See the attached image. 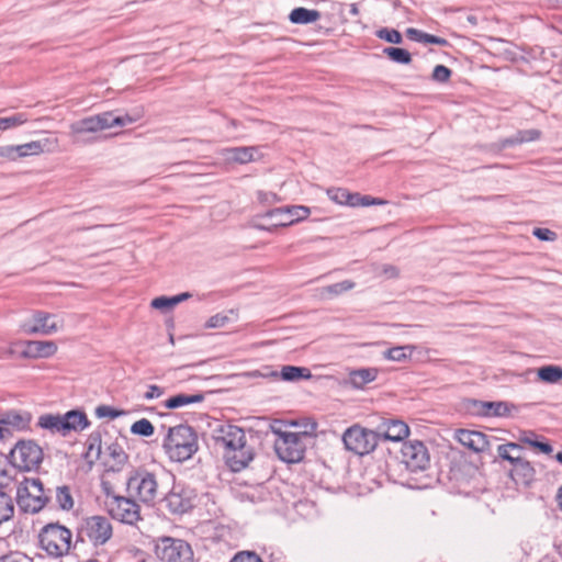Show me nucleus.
<instances>
[{"label":"nucleus","instance_id":"1","mask_svg":"<svg viewBox=\"0 0 562 562\" xmlns=\"http://www.w3.org/2000/svg\"><path fill=\"white\" fill-rule=\"evenodd\" d=\"M213 439L216 446L224 449V456L229 468L238 472L245 469L254 459L252 450L247 446L246 434L243 428L222 424L214 429Z\"/></svg>","mask_w":562,"mask_h":562},{"label":"nucleus","instance_id":"2","mask_svg":"<svg viewBox=\"0 0 562 562\" xmlns=\"http://www.w3.org/2000/svg\"><path fill=\"white\" fill-rule=\"evenodd\" d=\"M162 447L171 461L184 462L199 450L198 435L189 425L170 427Z\"/></svg>","mask_w":562,"mask_h":562},{"label":"nucleus","instance_id":"3","mask_svg":"<svg viewBox=\"0 0 562 562\" xmlns=\"http://www.w3.org/2000/svg\"><path fill=\"white\" fill-rule=\"evenodd\" d=\"M52 493L40 479L24 477L16 487V503L22 512L36 514L50 501Z\"/></svg>","mask_w":562,"mask_h":562},{"label":"nucleus","instance_id":"4","mask_svg":"<svg viewBox=\"0 0 562 562\" xmlns=\"http://www.w3.org/2000/svg\"><path fill=\"white\" fill-rule=\"evenodd\" d=\"M130 496L153 506L159 495V484L155 473L145 469L133 470L126 481Z\"/></svg>","mask_w":562,"mask_h":562},{"label":"nucleus","instance_id":"5","mask_svg":"<svg viewBox=\"0 0 562 562\" xmlns=\"http://www.w3.org/2000/svg\"><path fill=\"white\" fill-rule=\"evenodd\" d=\"M38 538L41 548L54 558L68 554L72 543L71 531L58 522H50L44 526Z\"/></svg>","mask_w":562,"mask_h":562},{"label":"nucleus","instance_id":"6","mask_svg":"<svg viewBox=\"0 0 562 562\" xmlns=\"http://www.w3.org/2000/svg\"><path fill=\"white\" fill-rule=\"evenodd\" d=\"M272 431L277 435L274 451L280 460L288 463H295L304 458L306 449L304 439L307 438V432L282 431L274 428Z\"/></svg>","mask_w":562,"mask_h":562},{"label":"nucleus","instance_id":"7","mask_svg":"<svg viewBox=\"0 0 562 562\" xmlns=\"http://www.w3.org/2000/svg\"><path fill=\"white\" fill-rule=\"evenodd\" d=\"M134 121L130 115L114 116L111 112H104L72 122L69 128L71 135L78 137L85 133H97L113 126H125Z\"/></svg>","mask_w":562,"mask_h":562},{"label":"nucleus","instance_id":"8","mask_svg":"<svg viewBox=\"0 0 562 562\" xmlns=\"http://www.w3.org/2000/svg\"><path fill=\"white\" fill-rule=\"evenodd\" d=\"M43 450L33 440H20L10 450L9 462L20 471L36 470L43 461Z\"/></svg>","mask_w":562,"mask_h":562},{"label":"nucleus","instance_id":"9","mask_svg":"<svg viewBox=\"0 0 562 562\" xmlns=\"http://www.w3.org/2000/svg\"><path fill=\"white\" fill-rule=\"evenodd\" d=\"M112 533V525L106 517L91 516L79 526L77 539L80 542L89 541L93 546H102L111 539Z\"/></svg>","mask_w":562,"mask_h":562},{"label":"nucleus","instance_id":"10","mask_svg":"<svg viewBox=\"0 0 562 562\" xmlns=\"http://www.w3.org/2000/svg\"><path fill=\"white\" fill-rule=\"evenodd\" d=\"M105 506L111 517L121 522L134 525L140 519L139 505L132 496L108 494Z\"/></svg>","mask_w":562,"mask_h":562},{"label":"nucleus","instance_id":"11","mask_svg":"<svg viewBox=\"0 0 562 562\" xmlns=\"http://www.w3.org/2000/svg\"><path fill=\"white\" fill-rule=\"evenodd\" d=\"M342 441L347 450L363 456L374 450L378 435L373 430L355 425L344 432Z\"/></svg>","mask_w":562,"mask_h":562},{"label":"nucleus","instance_id":"12","mask_svg":"<svg viewBox=\"0 0 562 562\" xmlns=\"http://www.w3.org/2000/svg\"><path fill=\"white\" fill-rule=\"evenodd\" d=\"M157 557L166 562H192L193 551L181 539L162 538L156 546Z\"/></svg>","mask_w":562,"mask_h":562},{"label":"nucleus","instance_id":"13","mask_svg":"<svg viewBox=\"0 0 562 562\" xmlns=\"http://www.w3.org/2000/svg\"><path fill=\"white\" fill-rule=\"evenodd\" d=\"M195 497L196 493L193 488L178 483L164 497V502L170 513L183 514L193 507Z\"/></svg>","mask_w":562,"mask_h":562},{"label":"nucleus","instance_id":"14","mask_svg":"<svg viewBox=\"0 0 562 562\" xmlns=\"http://www.w3.org/2000/svg\"><path fill=\"white\" fill-rule=\"evenodd\" d=\"M64 327V319L43 311H36L31 319L24 325L29 334L53 335Z\"/></svg>","mask_w":562,"mask_h":562},{"label":"nucleus","instance_id":"15","mask_svg":"<svg viewBox=\"0 0 562 562\" xmlns=\"http://www.w3.org/2000/svg\"><path fill=\"white\" fill-rule=\"evenodd\" d=\"M402 459L412 472L423 471L429 464L426 446L418 440L405 442L402 447Z\"/></svg>","mask_w":562,"mask_h":562},{"label":"nucleus","instance_id":"16","mask_svg":"<svg viewBox=\"0 0 562 562\" xmlns=\"http://www.w3.org/2000/svg\"><path fill=\"white\" fill-rule=\"evenodd\" d=\"M310 213L311 211L307 206L293 205L270 210L262 217L273 218V227H285L306 218Z\"/></svg>","mask_w":562,"mask_h":562},{"label":"nucleus","instance_id":"17","mask_svg":"<svg viewBox=\"0 0 562 562\" xmlns=\"http://www.w3.org/2000/svg\"><path fill=\"white\" fill-rule=\"evenodd\" d=\"M48 144V139L43 140H33L30 143H25L22 145H10L2 147V157L8 158L10 160H15L18 158H23L27 156L40 155L45 150V147Z\"/></svg>","mask_w":562,"mask_h":562},{"label":"nucleus","instance_id":"18","mask_svg":"<svg viewBox=\"0 0 562 562\" xmlns=\"http://www.w3.org/2000/svg\"><path fill=\"white\" fill-rule=\"evenodd\" d=\"M375 434L378 435V440L383 438L384 440L401 441L408 436L409 428L402 420L387 419L378 426Z\"/></svg>","mask_w":562,"mask_h":562},{"label":"nucleus","instance_id":"19","mask_svg":"<svg viewBox=\"0 0 562 562\" xmlns=\"http://www.w3.org/2000/svg\"><path fill=\"white\" fill-rule=\"evenodd\" d=\"M454 438L462 446L474 452H483L490 446L486 435L476 430L458 429L456 430Z\"/></svg>","mask_w":562,"mask_h":562},{"label":"nucleus","instance_id":"20","mask_svg":"<svg viewBox=\"0 0 562 562\" xmlns=\"http://www.w3.org/2000/svg\"><path fill=\"white\" fill-rule=\"evenodd\" d=\"M16 347L20 348L19 352L24 358H48L57 351V346L54 341L33 340Z\"/></svg>","mask_w":562,"mask_h":562},{"label":"nucleus","instance_id":"21","mask_svg":"<svg viewBox=\"0 0 562 562\" xmlns=\"http://www.w3.org/2000/svg\"><path fill=\"white\" fill-rule=\"evenodd\" d=\"M32 416L27 412L7 411L2 413V439L10 429L22 431L29 428Z\"/></svg>","mask_w":562,"mask_h":562},{"label":"nucleus","instance_id":"22","mask_svg":"<svg viewBox=\"0 0 562 562\" xmlns=\"http://www.w3.org/2000/svg\"><path fill=\"white\" fill-rule=\"evenodd\" d=\"M66 435L70 431H81L90 426L87 415L77 409H72L61 415Z\"/></svg>","mask_w":562,"mask_h":562},{"label":"nucleus","instance_id":"23","mask_svg":"<svg viewBox=\"0 0 562 562\" xmlns=\"http://www.w3.org/2000/svg\"><path fill=\"white\" fill-rule=\"evenodd\" d=\"M378 376L375 368H361L349 373L346 384L355 389H362L368 383L374 381Z\"/></svg>","mask_w":562,"mask_h":562},{"label":"nucleus","instance_id":"24","mask_svg":"<svg viewBox=\"0 0 562 562\" xmlns=\"http://www.w3.org/2000/svg\"><path fill=\"white\" fill-rule=\"evenodd\" d=\"M512 465L510 476L514 480L520 481L524 484H528L533 480L535 469L529 461L519 457Z\"/></svg>","mask_w":562,"mask_h":562},{"label":"nucleus","instance_id":"25","mask_svg":"<svg viewBox=\"0 0 562 562\" xmlns=\"http://www.w3.org/2000/svg\"><path fill=\"white\" fill-rule=\"evenodd\" d=\"M268 375L281 378L283 381H299L302 379H310L312 376L311 371L307 368L295 366H283L280 372L271 371Z\"/></svg>","mask_w":562,"mask_h":562},{"label":"nucleus","instance_id":"26","mask_svg":"<svg viewBox=\"0 0 562 562\" xmlns=\"http://www.w3.org/2000/svg\"><path fill=\"white\" fill-rule=\"evenodd\" d=\"M474 405L477 407V413L483 416L503 417L509 414V407L506 402L476 401Z\"/></svg>","mask_w":562,"mask_h":562},{"label":"nucleus","instance_id":"27","mask_svg":"<svg viewBox=\"0 0 562 562\" xmlns=\"http://www.w3.org/2000/svg\"><path fill=\"white\" fill-rule=\"evenodd\" d=\"M355 288V283L350 280H345L335 284H330L316 290V296L322 301L331 300L344 292Z\"/></svg>","mask_w":562,"mask_h":562},{"label":"nucleus","instance_id":"28","mask_svg":"<svg viewBox=\"0 0 562 562\" xmlns=\"http://www.w3.org/2000/svg\"><path fill=\"white\" fill-rule=\"evenodd\" d=\"M37 426L50 431L52 434L66 435L63 416L59 414H43L38 417Z\"/></svg>","mask_w":562,"mask_h":562},{"label":"nucleus","instance_id":"29","mask_svg":"<svg viewBox=\"0 0 562 562\" xmlns=\"http://www.w3.org/2000/svg\"><path fill=\"white\" fill-rule=\"evenodd\" d=\"M256 147H233L225 149V157L227 160H232L239 164H247L255 159L257 153Z\"/></svg>","mask_w":562,"mask_h":562},{"label":"nucleus","instance_id":"30","mask_svg":"<svg viewBox=\"0 0 562 562\" xmlns=\"http://www.w3.org/2000/svg\"><path fill=\"white\" fill-rule=\"evenodd\" d=\"M204 400V395L202 393L196 394H184L179 393L177 395L171 396L165 402V407L169 409H176L186 405L201 403Z\"/></svg>","mask_w":562,"mask_h":562},{"label":"nucleus","instance_id":"31","mask_svg":"<svg viewBox=\"0 0 562 562\" xmlns=\"http://www.w3.org/2000/svg\"><path fill=\"white\" fill-rule=\"evenodd\" d=\"M321 18V12L303 7L295 8L291 11L289 20L293 24H310L316 22Z\"/></svg>","mask_w":562,"mask_h":562},{"label":"nucleus","instance_id":"32","mask_svg":"<svg viewBox=\"0 0 562 562\" xmlns=\"http://www.w3.org/2000/svg\"><path fill=\"white\" fill-rule=\"evenodd\" d=\"M87 451L85 454L88 463L93 464L97 460H99L102 450V440L101 434L99 431H93L89 435L87 439Z\"/></svg>","mask_w":562,"mask_h":562},{"label":"nucleus","instance_id":"33","mask_svg":"<svg viewBox=\"0 0 562 562\" xmlns=\"http://www.w3.org/2000/svg\"><path fill=\"white\" fill-rule=\"evenodd\" d=\"M191 296L192 294L189 292H183L175 296H158L151 301L150 306L153 308L161 311L170 310L175 307L177 304L190 299Z\"/></svg>","mask_w":562,"mask_h":562},{"label":"nucleus","instance_id":"34","mask_svg":"<svg viewBox=\"0 0 562 562\" xmlns=\"http://www.w3.org/2000/svg\"><path fill=\"white\" fill-rule=\"evenodd\" d=\"M538 130L518 131L515 135L502 140V147L507 148L517 144L537 140L540 137Z\"/></svg>","mask_w":562,"mask_h":562},{"label":"nucleus","instance_id":"35","mask_svg":"<svg viewBox=\"0 0 562 562\" xmlns=\"http://www.w3.org/2000/svg\"><path fill=\"white\" fill-rule=\"evenodd\" d=\"M538 378L546 383H558L562 380V368L559 366H543L538 369Z\"/></svg>","mask_w":562,"mask_h":562},{"label":"nucleus","instance_id":"36","mask_svg":"<svg viewBox=\"0 0 562 562\" xmlns=\"http://www.w3.org/2000/svg\"><path fill=\"white\" fill-rule=\"evenodd\" d=\"M413 349L414 348L408 345L397 346V347H393V348L385 350L383 352V356L387 360L402 362L411 357Z\"/></svg>","mask_w":562,"mask_h":562},{"label":"nucleus","instance_id":"37","mask_svg":"<svg viewBox=\"0 0 562 562\" xmlns=\"http://www.w3.org/2000/svg\"><path fill=\"white\" fill-rule=\"evenodd\" d=\"M383 53L394 63L407 65L412 61L411 53L400 47H385Z\"/></svg>","mask_w":562,"mask_h":562},{"label":"nucleus","instance_id":"38","mask_svg":"<svg viewBox=\"0 0 562 562\" xmlns=\"http://www.w3.org/2000/svg\"><path fill=\"white\" fill-rule=\"evenodd\" d=\"M55 497L59 508L64 510H69L70 508H72L74 501L68 486H57L55 488Z\"/></svg>","mask_w":562,"mask_h":562},{"label":"nucleus","instance_id":"39","mask_svg":"<svg viewBox=\"0 0 562 562\" xmlns=\"http://www.w3.org/2000/svg\"><path fill=\"white\" fill-rule=\"evenodd\" d=\"M29 117L26 113H12L10 115L2 116V131L14 128L27 122Z\"/></svg>","mask_w":562,"mask_h":562},{"label":"nucleus","instance_id":"40","mask_svg":"<svg viewBox=\"0 0 562 562\" xmlns=\"http://www.w3.org/2000/svg\"><path fill=\"white\" fill-rule=\"evenodd\" d=\"M521 449H522L521 446L517 442H507L504 445H499L497 448V452H498L499 458H502L503 460H506L513 464L520 456L513 457L510 451H514V450L520 451Z\"/></svg>","mask_w":562,"mask_h":562},{"label":"nucleus","instance_id":"41","mask_svg":"<svg viewBox=\"0 0 562 562\" xmlns=\"http://www.w3.org/2000/svg\"><path fill=\"white\" fill-rule=\"evenodd\" d=\"M154 430H155V428H154L153 424L146 418H142V419L135 422L131 427L132 434L139 435L143 437L151 436L154 434Z\"/></svg>","mask_w":562,"mask_h":562},{"label":"nucleus","instance_id":"42","mask_svg":"<svg viewBox=\"0 0 562 562\" xmlns=\"http://www.w3.org/2000/svg\"><path fill=\"white\" fill-rule=\"evenodd\" d=\"M376 37L392 44H401L403 42L402 34L394 29L382 27L375 32Z\"/></svg>","mask_w":562,"mask_h":562},{"label":"nucleus","instance_id":"43","mask_svg":"<svg viewBox=\"0 0 562 562\" xmlns=\"http://www.w3.org/2000/svg\"><path fill=\"white\" fill-rule=\"evenodd\" d=\"M110 457L113 459L117 467H122L127 461L128 457L119 443H112L108 447Z\"/></svg>","mask_w":562,"mask_h":562},{"label":"nucleus","instance_id":"44","mask_svg":"<svg viewBox=\"0 0 562 562\" xmlns=\"http://www.w3.org/2000/svg\"><path fill=\"white\" fill-rule=\"evenodd\" d=\"M450 77H451V70L443 65H437L434 68L432 75H431L432 80H435L437 82H441V83L447 82L450 79Z\"/></svg>","mask_w":562,"mask_h":562},{"label":"nucleus","instance_id":"45","mask_svg":"<svg viewBox=\"0 0 562 562\" xmlns=\"http://www.w3.org/2000/svg\"><path fill=\"white\" fill-rule=\"evenodd\" d=\"M124 413L122 411H117L111 406L108 405H100L95 408V415L99 418H105L109 417L111 419H114L116 417L122 416Z\"/></svg>","mask_w":562,"mask_h":562},{"label":"nucleus","instance_id":"46","mask_svg":"<svg viewBox=\"0 0 562 562\" xmlns=\"http://www.w3.org/2000/svg\"><path fill=\"white\" fill-rule=\"evenodd\" d=\"M329 199L338 204H346L348 190L341 188H333L327 190Z\"/></svg>","mask_w":562,"mask_h":562},{"label":"nucleus","instance_id":"47","mask_svg":"<svg viewBox=\"0 0 562 562\" xmlns=\"http://www.w3.org/2000/svg\"><path fill=\"white\" fill-rule=\"evenodd\" d=\"M229 322V317L226 314L218 313L216 315L211 316L206 324V328H221L224 327Z\"/></svg>","mask_w":562,"mask_h":562},{"label":"nucleus","instance_id":"48","mask_svg":"<svg viewBox=\"0 0 562 562\" xmlns=\"http://www.w3.org/2000/svg\"><path fill=\"white\" fill-rule=\"evenodd\" d=\"M533 236L543 241H554L558 234L549 228L537 227L532 232Z\"/></svg>","mask_w":562,"mask_h":562},{"label":"nucleus","instance_id":"49","mask_svg":"<svg viewBox=\"0 0 562 562\" xmlns=\"http://www.w3.org/2000/svg\"><path fill=\"white\" fill-rule=\"evenodd\" d=\"M375 273L387 279H394L398 277V269L393 265H380L375 268Z\"/></svg>","mask_w":562,"mask_h":562},{"label":"nucleus","instance_id":"50","mask_svg":"<svg viewBox=\"0 0 562 562\" xmlns=\"http://www.w3.org/2000/svg\"><path fill=\"white\" fill-rule=\"evenodd\" d=\"M231 562H262V560L255 552L241 551L235 554Z\"/></svg>","mask_w":562,"mask_h":562},{"label":"nucleus","instance_id":"51","mask_svg":"<svg viewBox=\"0 0 562 562\" xmlns=\"http://www.w3.org/2000/svg\"><path fill=\"white\" fill-rule=\"evenodd\" d=\"M2 522L9 520L14 513V506L10 497L7 498L4 492H2Z\"/></svg>","mask_w":562,"mask_h":562},{"label":"nucleus","instance_id":"52","mask_svg":"<svg viewBox=\"0 0 562 562\" xmlns=\"http://www.w3.org/2000/svg\"><path fill=\"white\" fill-rule=\"evenodd\" d=\"M164 393H165L164 387L156 385V384H151V385H148L147 391L144 393L143 397L146 401H151L155 398H159L160 396L164 395Z\"/></svg>","mask_w":562,"mask_h":562},{"label":"nucleus","instance_id":"53","mask_svg":"<svg viewBox=\"0 0 562 562\" xmlns=\"http://www.w3.org/2000/svg\"><path fill=\"white\" fill-rule=\"evenodd\" d=\"M519 441L526 445H529L537 449V446L539 443L538 435L533 431H522L519 437Z\"/></svg>","mask_w":562,"mask_h":562},{"label":"nucleus","instance_id":"54","mask_svg":"<svg viewBox=\"0 0 562 562\" xmlns=\"http://www.w3.org/2000/svg\"><path fill=\"white\" fill-rule=\"evenodd\" d=\"M405 34L411 41L418 42V43H424V37L426 35L425 32L414 29V27H408L406 30Z\"/></svg>","mask_w":562,"mask_h":562},{"label":"nucleus","instance_id":"55","mask_svg":"<svg viewBox=\"0 0 562 562\" xmlns=\"http://www.w3.org/2000/svg\"><path fill=\"white\" fill-rule=\"evenodd\" d=\"M2 562H29V559L21 552H11L10 554L2 555Z\"/></svg>","mask_w":562,"mask_h":562},{"label":"nucleus","instance_id":"56","mask_svg":"<svg viewBox=\"0 0 562 562\" xmlns=\"http://www.w3.org/2000/svg\"><path fill=\"white\" fill-rule=\"evenodd\" d=\"M424 44H434L439 46H446L448 44V41L443 37H439L432 34L426 33L424 37Z\"/></svg>","mask_w":562,"mask_h":562},{"label":"nucleus","instance_id":"57","mask_svg":"<svg viewBox=\"0 0 562 562\" xmlns=\"http://www.w3.org/2000/svg\"><path fill=\"white\" fill-rule=\"evenodd\" d=\"M361 194L360 193H350L348 191V198H347V203L346 205H349V206H360L361 204Z\"/></svg>","mask_w":562,"mask_h":562},{"label":"nucleus","instance_id":"58","mask_svg":"<svg viewBox=\"0 0 562 562\" xmlns=\"http://www.w3.org/2000/svg\"><path fill=\"white\" fill-rule=\"evenodd\" d=\"M18 345H25V342L12 344L8 349H5V351H2V356L3 355H7L8 357H13L15 355L21 356V353L19 352L20 348L16 347Z\"/></svg>","mask_w":562,"mask_h":562},{"label":"nucleus","instance_id":"59","mask_svg":"<svg viewBox=\"0 0 562 562\" xmlns=\"http://www.w3.org/2000/svg\"><path fill=\"white\" fill-rule=\"evenodd\" d=\"M258 198L261 202L272 203L277 201V195L274 193L259 192Z\"/></svg>","mask_w":562,"mask_h":562},{"label":"nucleus","instance_id":"60","mask_svg":"<svg viewBox=\"0 0 562 562\" xmlns=\"http://www.w3.org/2000/svg\"><path fill=\"white\" fill-rule=\"evenodd\" d=\"M537 449L546 454H550L553 451L552 446L550 443L542 441H539Z\"/></svg>","mask_w":562,"mask_h":562},{"label":"nucleus","instance_id":"61","mask_svg":"<svg viewBox=\"0 0 562 562\" xmlns=\"http://www.w3.org/2000/svg\"><path fill=\"white\" fill-rule=\"evenodd\" d=\"M372 205V196L370 195H362L361 196V204L360 206H370Z\"/></svg>","mask_w":562,"mask_h":562},{"label":"nucleus","instance_id":"62","mask_svg":"<svg viewBox=\"0 0 562 562\" xmlns=\"http://www.w3.org/2000/svg\"><path fill=\"white\" fill-rule=\"evenodd\" d=\"M256 227L261 231L274 232L278 227H273V223L269 226L257 224Z\"/></svg>","mask_w":562,"mask_h":562},{"label":"nucleus","instance_id":"63","mask_svg":"<svg viewBox=\"0 0 562 562\" xmlns=\"http://www.w3.org/2000/svg\"><path fill=\"white\" fill-rule=\"evenodd\" d=\"M547 4L551 7H558L562 4V0H544Z\"/></svg>","mask_w":562,"mask_h":562},{"label":"nucleus","instance_id":"64","mask_svg":"<svg viewBox=\"0 0 562 562\" xmlns=\"http://www.w3.org/2000/svg\"><path fill=\"white\" fill-rule=\"evenodd\" d=\"M557 501L559 503V506L562 510V486L559 488V492H558V495H557Z\"/></svg>","mask_w":562,"mask_h":562}]
</instances>
